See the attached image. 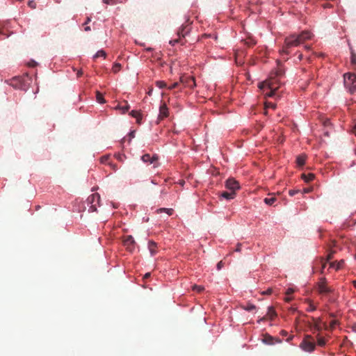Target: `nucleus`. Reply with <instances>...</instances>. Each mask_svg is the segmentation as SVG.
I'll use <instances>...</instances> for the list:
<instances>
[{
  "label": "nucleus",
  "mask_w": 356,
  "mask_h": 356,
  "mask_svg": "<svg viewBox=\"0 0 356 356\" xmlns=\"http://www.w3.org/2000/svg\"><path fill=\"white\" fill-rule=\"evenodd\" d=\"M298 58L299 60H301L302 59V54H298Z\"/></svg>",
  "instance_id": "nucleus-56"
},
{
  "label": "nucleus",
  "mask_w": 356,
  "mask_h": 356,
  "mask_svg": "<svg viewBox=\"0 0 356 356\" xmlns=\"http://www.w3.org/2000/svg\"><path fill=\"white\" fill-rule=\"evenodd\" d=\"M118 108L119 109L122 110V113H126L129 110V106L126 102L124 106L120 105V106H118Z\"/></svg>",
  "instance_id": "nucleus-28"
},
{
  "label": "nucleus",
  "mask_w": 356,
  "mask_h": 356,
  "mask_svg": "<svg viewBox=\"0 0 356 356\" xmlns=\"http://www.w3.org/2000/svg\"><path fill=\"white\" fill-rule=\"evenodd\" d=\"M130 115L136 118V121L138 124L140 123V121L142 120V116H141V114L140 113H139L138 111H132L131 113H130Z\"/></svg>",
  "instance_id": "nucleus-17"
},
{
  "label": "nucleus",
  "mask_w": 356,
  "mask_h": 356,
  "mask_svg": "<svg viewBox=\"0 0 356 356\" xmlns=\"http://www.w3.org/2000/svg\"><path fill=\"white\" fill-rule=\"evenodd\" d=\"M186 79V83L188 87L193 88L194 86H195V82L193 77H188Z\"/></svg>",
  "instance_id": "nucleus-22"
},
{
  "label": "nucleus",
  "mask_w": 356,
  "mask_h": 356,
  "mask_svg": "<svg viewBox=\"0 0 356 356\" xmlns=\"http://www.w3.org/2000/svg\"><path fill=\"white\" fill-rule=\"evenodd\" d=\"M351 63L353 65L356 64V54L353 51L351 52Z\"/></svg>",
  "instance_id": "nucleus-34"
},
{
  "label": "nucleus",
  "mask_w": 356,
  "mask_h": 356,
  "mask_svg": "<svg viewBox=\"0 0 356 356\" xmlns=\"http://www.w3.org/2000/svg\"><path fill=\"white\" fill-rule=\"evenodd\" d=\"M277 316V314L273 309V307H269L268 308V312L266 316H264L262 318H261L260 321H265L267 319L273 320L275 316Z\"/></svg>",
  "instance_id": "nucleus-12"
},
{
  "label": "nucleus",
  "mask_w": 356,
  "mask_h": 356,
  "mask_svg": "<svg viewBox=\"0 0 356 356\" xmlns=\"http://www.w3.org/2000/svg\"><path fill=\"white\" fill-rule=\"evenodd\" d=\"M337 324V321H332L331 323H330V326L331 327H334Z\"/></svg>",
  "instance_id": "nucleus-51"
},
{
  "label": "nucleus",
  "mask_w": 356,
  "mask_h": 356,
  "mask_svg": "<svg viewBox=\"0 0 356 356\" xmlns=\"http://www.w3.org/2000/svg\"><path fill=\"white\" fill-rule=\"evenodd\" d=\"M300 347L306 352H313L316 347L314 339L312 336L307 335L300 343Z\"/></svg>",
  "instance_id": "nucleus-2"
},
{
  "label": "nucleus",
  "mask_w": 356,
  "mask_h": 356,
  "mask_svg": "<svg viewBox=\"0 0 356 356\" xmlns=\"http://www.w3.org/2000/svg\"><path fill=\"white\" fill-rule=\"evenodd\" d=\"M158 156L156 154H154L151 156L149 154H145L143 156H142L141 159L144 163H154V167H156L157 165V161H158Z\"/></svg>",
  "instance_id": "nucleus-8"
},
{
  "label": "nucleus",
  "mask_w": 356,
  "mask_h": 356,
  "mask_svg": "<svg viewBox=\"0 0 356 356\" xmlns=\"http://www.w3.org/2000/svg\"><path fill=\"white\" fill-rule=\"evenodd\" d=\"M306 158L307 156L305 154L298 156L296 158L297 165L300 167L303 166L305 163Z\"/></svg>",
  "instance_id": "nucleus-14"
},
{
  "label": "nucleus",
  "mask_w": 356,
  "mask_h": 356,
  "mask_svg": "<svg viewBox=\"0 0 356 356\" xmlns=\"http://www.w3.org/2000/svg\"><path fill=\"white\" fill-rule=\"evenodd\" d=\"M28 5L31 8H35L36 3L34 1H29Z\"/></svg>",
  "instance_id": "nucleus-38"
},
{
  "label": "nucleus",
  "mask_w": 356,
  "mask_h": 356,
  "mask_svg": "<svg viewBox=\"0 0 356 356\" xmlns=\"http://www.w3.org/2000/svg\"><path fill=\"white\" fill-rule=\"evenodd\" d=\"M351 95L356 94V83L346 87Z\"/></svg>",
  "instance_id": "nucleus-24"
},
{
  "label": "nucleus",
  "mask_w": 356,
  "mask_h": 356,
  "mask_svg": "<svg viewBox=\"0 0 356 356\" xmlns=\"http://www.w3.org/2000/svg\"><path fill=\"white\" fill-rule=\"evenodd\" d=\"M108 164L111 166L113 171H116L118 170V166L116 164L113 163H108Z\"/></svg>",
  "instance_id": "nucleus-40"
},
{
  "label": "nucleus",
  "mask_w": 356,
  "mask_h": 356,
  "mask_svg": "<svg viewBox=\"0 0 356 356\" xmlns=\"http://www.w3.org/2000/svg\"><path fill=\"white\" fill-rule=\"evenodd\" d=\"M121 69V65L120 63H115L112 67V71L114 73L118 72Z\"/></svg>",
  "instance_id": "nucleus-29"
},
{
  "label": "nucleus",
  "mask_w": 356,
  "mask_h": 356,
  "mask_svg": "<svg viewBox=\"0 0 356 356\" xmlns=\"http://www.w3.org/2000/svg\"><path fill=\"white\" fill-rule=\"evenodd\" d=\"M91 21V18L90 17H88L86 20V22H85V24H87L88 23H89Z\"/></svg>",
  "instance_id": "nucleus-54"
},
{
  "label": "nucleus",
  "mask_w": 356,
  "mask_h": 356,
  "mask_svg": "<svg viewBox=\"0 0 356 356\" xmlns=\"http://www.w3.org/2000/svg\"><path fill=\"white\" fill-rule=\"evenodd\" d=\"M316 309V307L312 303L310 302L309 306L307 310L308 312H313V311H315Z\"/></svg>",
  "instance_id": "nucleus-37"
},
{
  "label": "nucleus",
  "mask_w": 356,
  "mask_h": 356,
  "mask_svg": "<svg viewBox=\"0 0 356 356\" xmlns=\"http://www.w3.org/2000/svg\"><path fill=\"white\" fill-rule=\"evenodd\" d=\"M343 264H344V261L343 260H340L338 262H337V261L331 262L330 264V267L332 268H334L336 270H339L340 268H342Z\"/></svg>",
  "instance_id": "nucleus-13"
},
{
  "label": "nucleus",
  "mask_w": 356,
  "mask_h": 356,
  "mask_svg": "<svg viewBox=\"0 0 356 356\" xmlns=\"http://www.w3.org/2000/svg\"><path fill=\"white\" fill-rule=\"evenodd\" d=\"M300 44V40H298V38L297 34L293 33L291 34L289 36L286 37L284 39V42L282 46V49L280 51L282 54L288 55L291 53V49L293 47H298Z\"/></svg>",
  "instance_id": "nucleus-1"
},
{
  "label": "nucleus",
  "mask_w": 356,
  "mask_h": 356,
  "mask_svg": "<svg viewBox=\"0 0 356 356\" xmlns=\"http://www.w3.org/2000/svg\"><path fill=\"white\" fill-rule=\"evenodd\" d=\"M235 192H227V191H225L223 192L222 194H221V196L222 197H224L225 199L226 200H232V199H234V197H235Z\"/></svg>",
  "instance_id": "nucleus-16"
},
{
  "label": "nucleus",
  "mask_w": 356,
  "mask_h": 356,
  "mask_svg": "<svg viewBox=\"0 0 356 356\" xmlns=\"http://www.w3.org/2000/svg\"><path fill=\"white\" fill-rule=\"evenodd\" d=\"M151 182L153 184H158V183L156 181V180L154 179H152Z\"/></svg>",
  "instance_id": "nucleus-59"
},
{
  "label": "nucleus",
  "mask_w": 356,
  "mask_h": 356,
  "mask_svg": "<svg viewBox=\"0 0 356 356\" xmlns=\"http://www.w3.org/2000/svg\"><path fill=\"white\" fill-rule=\"evenodd\" d=\"M179 184L180 185L183 186V185H184V181H183V180H180V181H179Z\"/></svg>",
  "instance_id": "nucleus-61"
},
{
  "label": "nucleus",
  "mask_w": 356,
  "mask_h": 356,
  "mask_svg": "<svg viewBox=\"0 0 356 356\" xmlns=\"http://www.w3.org/2000/svg\"><path fill=\"white\" fill-rule=\"evenodd\" d=\"M103 2L108 5H114L116 4L118 1V0H102Z\"/></svg>",
  "instance_id": "nucleus-32"
},
{
  "label": "nucleus",
  "mask_w": 356,
  "mask_h": 356,
  "mask_svg": "<svg viewBox=\"0 0 356 356\" xmlns=\"http://www.w3.org/2000/svg\"><path fill=\"white\" fill-rule=\"evenodd\" d=\"M106 54L104 50H99L94 56V59H96L99 57L106 58Z\"/></svg>",
  "instance_id": "nucleus-23"
},
{
  "label": "nucleus",
  "mask_w": 356,
  "mask_h": 356,
  "mask_svg": "<svg viewBox=\"0 0 356 356\" xmlns=\"http://www.w3.org/2000/svg\"><path fill=\"white\" fill-rule=\"evenodd\" d=\"M245 44H246L248 47H252L256 44V42L253 39H248L245 41Z\"/></svg>",
  "instance_id": "nucleus-30"
},
{
  "label": "nucleus",
  "mask_w": 356,
  "mask_h": 356,
  "mask_svg": "<svg viewBox=\"0 0 356 356\" xmlns=\"http://www.w3.org/2000/svg\"><path fill=\"white\" fill-rule=\"evenodd\" d=\"M318 264L321 265V273L323 274L324 273V269L326 266L327 261H323V259H321L320 261H318Z\"/></svg>",
  "instance_id": "nucleus-27"
},
{
  "label": "nucleus",
  "mask_w": 356,
  "mask_h": 356,
  "mask_svg": "<svg viewBox=\"0 0 356 356\" xmlns=\"http://www.w3.org/2000/svg\"><path fill=\"white\" fill-rule=\"evenodd\" d=\"M85 31H90V26H86V27H85Z\"/></svg>",
  "instance_id": "nucleus-60"
},
{
  "label": "nucleus",
  "mask_w": 356,
  "mask_h": 356,
  "mask_svg": "<svg viewBox=\"0 0 356 356\" xmlns=\"http://www.w3.org/2000/svg\"><path fill=\"white\" fill-rule=\"evenodd\" d=\"M298 40L300 44L305 42L306 40H311L313 37V34L309 31H302L300 33L297 34Z\"/></svg>",
  "instance_id": "nucleus-9"
},
{
  "label": "nucleus",
  "mask_w": 356,
  "mask_h": 356,
  "mask_svg": "<svg viewBox=\"0 0 356 356\" xmlns=\"http://www.w3.org/2000/svg\"><path fill=\"white\" fill-rule=\"evenodd\" d=\"M149 276H150V273H146V274L145 275L144 277H145V278H147V277H149Z\"/></svg>",
  "instance_id": "nucleus-58"
},
{
  "label": "nucleus",
  "mask_w": 356,
  "mask_h": 356,
  "mask_svg": "<svg viewBox=\"0 0 356 356\" xmlns=\"http://www.w3.org/2000/svg\"><path fill=\"white\" fill-rule=\"evenodd\" d=\"M36 65H37L36 62H35L33 60L29 63V65L30 67H35Z\"/></svg>",
  "instance_id": "nucleus-49"
},
{
  "label": "nucleus",
  "mask_w": 356,
  "mask_h": 356,
  "mask_svg": "<svg viewBox=\"0 0 356 356\" xmlns=\"http://www.w3.org/2000/svg\"><path fill=\"white\" fill-rule=\"evenodd\" d=\"M283 74H284V72L281 69H279L276 72V76H282Z\"/></svg>",
  "instance_id": "nucleus-45"
},
{
  "label": "nucleus",
  "mask_w": 356,
  "mask_h": 356,
  "mask_svg": "<svg viewBox=\"0 0 356 356\" xmlns=\"http://www.w3.org/2000/svg\"><path fill=\"white\" fill-rule=\"evenodd\" d=\"M83 74V72L81 70L78 71L77 76L79 77Z\"/></svg>",
  "instance_id": "nucleus-55"
},
{
  "label": "nucleus",
  "mask_w": 356,
  "mask_h": 356,
  "mask_svg": "<svg viewBox=\"0 0 356 356\" xmlns=\"http://www.w3.org/2000/svg\"><path fill=\"white\" fill-rule=\"evenodd\" d=\"M318 321H320L319 319L316 322H315L314 325V329L317 331H320L321 330V326L318 323Z\"/></svg>",
  "instance_id": "nucleus-33"
},
{
  "label": "nucleus",
  "mask_w": 356,
  "mask_h": 356,
  "mask_svg": "<svg viewBox=\"0 0 356 356\" xmlns=\"http://www.w3.org/2000/svg\"><path fill=\"white\" fill-rule=\"evenodd\" d=\"M225 186L232 192H235L240 188L239 183L233 178H229L226 181Z\"/></svg>",
  "instance_id": "nucleus-6"
},
{
  "label": "nucleus",
  "mask_w": 356,
  "mask_h": 356,
  "mask_svg": "<svg viewBox=\"0 0 356 356\" xmlns=\"http://www.w3.org/2000/svg\"><path fill=\"white\" fill-rule=\"evenodd\" d=\"M241 250V244L238 243L236 245V248L235 249V251L240 252Z\"/></svg>",
  "instance_id": "nucleus-46"
},
{
  "label": "nucleus",
  "mask_w": 356,
  "mask_h": 356,
  "mask_svg": "<svg viewBox=\"0 0 356 356\" xmlns=\"http://www.w3.org/2000/svg\"><path fill=\"white\" fill-rule=\"evenodd\" d=\"M243 309L246 310V311H252L253 309H254L256 308L255 305L251 304V303H248L245 306H243Z\"/></svg>",
  "instance_id": "nucleus-26"
},
{
  "label": "nucleus",
  "mask_w": 356,
  "mask_h": 356,
  "mask_svg": "<svg viewBox=\"0 0 356 356\" xmlns=\"http://www.w3.org/2000/svg\"><path fill=\"white\" fill-rule=\"evenodd\" d=\"M298 192H299V191L291 190V191H289V195H291V196H293V195H295L296 193H298Z\"/></svg>",
  "instance_id": "nucleus-43"
},
{
  "label": "nucleus",
  "mask_w": 356,
  "mask_h": 356,
  "mask_svg": "<svg viewBox=\"0 0 356 356\" xmlns=\"http://www.w3.org/2000/svg\"><path fill=\"white\" fill-rule=\"evenodd\" d=\"M301 177L305 182L309 183V182L312 181V180H314L315 176L312 173H308V174L303 173V174H302Z\"/></svg>",
  "instance_id": "nucleus-15"
},
{
  "label": "nucleus",
  "mask_w": 356,
  "mask_h": 356,
  "mask_svg": "<svg viewBox=\"0 0 356 356\" xmlns=\"http://www.w3.org/2000/svg\"><path fill=\"white\" fill-rule=\"evenodd\" d=\"M156 86L160 88H163L166 86V83L164 81H157Z\"/></svg>",
  "instance_id": "nucleus-35"
},
{
  "label": "nucleus",
  "mask_w": 356,
  "mask_h": 356,
  "mask_svg": "<svg viewBox=\"0 0 356 356\" xmlns=\"http://www.w3.org/2000/svg\"><path fill=\"white\" fill-rule=\"evenodd\" d=\"M156 211H157V213L165 211L169 216H171L173 213V209H172L161 208V209H158Z\"/></svg>",
  "instance_id": "nucleus-25"
},
{
  "label": "nucleus",
  "mask_w": 356,
  "mask_h": 356,
  "mask_svg": "<svg viewBox=\"0 0 356 356\" xmlns=\"http://www.w3.org/2000/svg\"><path fill=\"white\" fill-rule=\"evenodd\" d=\"M193 290H196L198 292H201L202 291L204 290V287L202 286L194 285L193 287Z\"/></svg>",
  "instance_id": "nucleus-36"
},
{
  "label": "nucleus",
  "mask_w": 356,
  "mask_h": 356,
  "mask_svg": "<svg viewBox=\"0 0 356 356\" xmlns=\"http://www.w3.org/2000/svg\"><path fill=\"white\" fill-rule=\"evenodd\" d=\"M168 108L167 107V105L165 102H163L159 108V118L160 119H163L164 118H166L168 116Z\"/></svg>",
  "instance_id": "nucleus-11"
},
{
  "label": "nucleus",
  "mask_w": 356,
  "mask_h": 356,
  "mask_svg": "<svg viewBox=\"0 0 356 356\" xmlns=\"http://www.w3.org/2000/svg\"><path fill=\"white\" fill-rule=\"evenodd\" d=\"M266 106H267V107H270V108H273V109H275V107H276L275 104H273V103H268V104H266Z\"/></svg>",
  "instance_id": "nucleus-44"
},
{
  "label": "nucleus",
  "mask_w": 356,
  "mask_h": 356,
  "mask_svg": "<svg viewBox=\"0 0 356 356\" xmlns=\"http://www.w3.org/2000/svg\"><path fill=\"white\" fill-rule=\"evenodd\" d=\"M281 332H282V335H286V334H287V332L284 330H282Z\"/></svg>",
  "instance_id": "nucleus-62"
},
{
  "label": "nucleus",
  "mask_w": 356,
  "mask_h": 356,
  "mask_svg": "<svg viewBox=\"0 0 356 356\" xmlns=\"http://www.w3.org/2000/svg\"><path fill=\"white\" fill-rule=\"evenodd\" d=\"M259 88L264 90L265 95L268 97H273L275 95L276 88H274L270 80H266L259 84Z\"/></svg>",
  "instance_id": "nucleus-3"
},
{
  "label": "nucleus",
  "mask_w": 356,
  "mask_h": 356,
  "mask_svg": "<svg viewBox=\"0 0 356 356\" xmlns=\"http://www.w3.org/2000/svg\"><path fill=\"white\" fill-rule=\"evenodd\" d=\"M294 292V290L291 288H289L286 291V296H291Z\"/></svg>",
  "instance_id": "nucleus-41"
},
{
  "label": "nucleus",
  "mask_w": 356,
  "mask_h": 356,
  "mask_svg": "<svg viewBox=\"0 0 356 356\" xmlns=\"http://www.w3.org/2000/svg\"><path fill=\"white\" fill-rule=\"evenodd\" d=\"M96 99L97 101L100 104H104L105 102V99L103 97V95L99 91L96 92Z\"/></svg>",
  "instance_id": "nucleus-20"
},
{
  "label": "nucleus",
  "mask_w": 356,
  "mask_h": 356,
  "mask_svg": "<svg viewBox=\"0 0 356 356\" xmlns=\"http://www.w3.org/2000/svg\"><path fill=\"white\" fill-rule=\"evenodd\" d=\"M123 243L127 248L131 251L134 249L135 241L132 236L129 235L124 237Z\"/></svg>",
  "instance_id": "nucleus-10"
},
{
  "label": "nucleus",
  "mask_w": 356,
  "mask_h": 356,
  "mask_svg": "<svg viewBox=\"0 0 356 356\" xmlns=\"http://www.w3.org/2000/svg\"><path fill=\"white\" fill-rule=\"evenodd\" d=\"M179 83L177 82H175L172 83L171 86L168 87L169 90H172L178 86Z\"/></svg>",
  "instance_id": "nucleus-42"
},
{
  "label": "nucleus",
  "mask_w": 356,
  "mask_h": 356,
  "mask_svg": "<svg viewBox=\"0 0 356 356\" xmlns=\"http://www.w3.org/2000/svg\"><path fill=\"white\" fill-rule=\"evenodd\" d=\"M109 159V156H104L101 158L100 161H101V163H106V162L108 161Z\"/></svg>",
  "instance_id": "nucleus-39"
},
{
  "label": "nucleus",
  "mask_w": 356,
  "mask_h": 356,
  "mask_svg": "<svg viewBox=\"0 0 356 356\" xmlns=\"http://www.w3.org/2000/svg\"><path fill=\"white\" fill-rule=\"evenodd\" d=\"M148 248H149V250L152 255L156 253V244L154 242H152V241L149 242Z\"/></svg>",
  "instance_id": "nucleus-18"
},
{
  "label": "nucleus",
  "mask_w": 356,
  "mask_h": 356,
  "mask_svg": "<svg viewBox=\"0 0 356 356\" xmlns=\"http://www.w3.org/2000/svg\"><path fill=\"white\" fill-rule=\"evenodd\" d=\"M161 193H162V194H165V193H166V191H165V190H162V191H161Z\"/></svg>",
  "instance_id": "nucleus-63"
},
{
  "label": "nucleus",
  "mask_w": 356,
  "mask_h": 356,
  "mask_svg": "<svg viewBox=\"0 0 356 356\" xmlns=\"http://www.w3.org/2000/svg\"><path fill=\"white\" fill-rule=\"evenodd\" d=\"M184 29H182V30H181V33H180L179 31V33H178V34H179V35L181 34V35H182L183 37H184V35H185V33H184Z\"/></svg>",
  "instance_id": "nucleus-57"
},
{
  "label": "nucleus",
  "mask_w": 356,
  "mask_h": 356,
  "mask_svg": "<svg viewBox=\"0 0 356 356\" xmlns=\"http://www.w3.org/2000/svg\"><path fill=\"white\" fill-rule=\"evenodd\" d=\"M285 301L290 302L292 298L289 296H286V297L284 298Z\"/></svg>",
  "instance_id": "nucleus-52"
},
{
  "label": "nucleus",
  "mask_w": 356,
  "mask_h": 356,
  "mask_svg": "<svg viewBox=\"0 0 356 356\" xmlns=\"http://www.w3.org/2000/svg\"><path fill=\"white\" fill-rule=\"evenodd\" d=\"M332 258V253H330V254H328V256H327V259H326L327 262L328 261H330Z\"/></svg>",
  "instance_id": "nucleus-53"
},
{
  "label": "nucleus",
  "mask_w": 356,
  "mask_h": 356,
  "mask_svg": "<svg viewBox=\"0 0 356 356\" xmlns=\"http://www.w3.org/2000/svg\"><path fill=\"white\" fill-rule=\"evenodd\" d=\"M354 286L356 288V280L353 282Z\"/></svg>",
  "instance_id": "nucleus-64"
},
{
  "label": "nucleus",
  "mask_w": 356,
  "mask_h": 356,
  "mask_svg": "<svg viewBox=\"0 0 356 356\" xmlns=\"http://www.w3.org/2000/svg\"><path fill=\"white\" fill-rule=\"evenodd\" d=\"M317 290L321 295L327 296L334 291V289L327 286L326 283V279L322 277L320 282L317 284Z\"/></svg>",
  "instance_id": "nucleus-4"
},
{
  "label": "nucleus",
  "mask_w": 356,
  "mask_h": 356,
  "mask_svg": "<svg viewBox=\"0 0 356 356\" xmlns=\"http://www.w3.org/2000/svg\"><path fill=\"white\" fill-rule=\"evenodd\" d=\"M88 202L91 204L89 208L90 212H94L97 211V204H99L100 195L98 193H93L88 197Z\"/></svg>",
  "instance_id": "nucleus-5"
},
{
  "label": "nucleus",
  "mask_w": 356,
  "mask_h": 356,
  "mask_svg": "<svg viewBox=\"0 0 356 356\" xmlns=\"http://www.w3.org/2000/svg\"><path fill=\"white\" fill-rule=\"evenodd\" d=\"M276 201V198L275 197H266L264 199V202L268 205H273L274 202Z\"/></svg>",
  "instance_id": "nucleus-21"
},
{
  "label": "nucleus",
  "mask_w": 356,
  "mask_h": 356,
  "mask_svg": "<svg viewBox=\"0 0 356 356\" xmlns=\"http://www.w3.org/2000/svg\"><path fill=\"white\" fill-rule=\"evenodd\" d=\"M318 344L320 346H324L326 343V341L324 338L318 337Z\"/></svg>",
  "instance_id": "nucleus-31"
},
{
  "label": "nucleus",
  "mask_w": 356,
  "mask_h": 356,
  "mask_svg": "<svg viewBox=\"0 0 356 356\" xmlns=\"http://www.w3.org/2000/svg\"><path fill=\"white\" fill-rule=\"evenodd\" d=\"M272 293V289H268L267 291H264L263 293L264 294H270Z\"/></svg>",
  "instance_id": "nucleus-50"
},
{
  "label": "nucleus",
  "mask_w": 356,
  "mask_h": 356,
  "mask_svg": "<svg viewBox=\"0 0 356 356\" xmlns=\"http://www.w3.org/2000/svg\"><path fill=\"white\" fill-rule=\"evenodd\" d=\"M343 78L345 87L356 83V74L353 73H346Z\"/></svg>",
  "instance_id": "nucleus-7"
},
{
  "label": "nucleus",
  "mask_w": 356,
  "mask_h": 356,
  "mask_svg": "<svg viewBox=\"0 0 356 356\" xmlns=\"http://www.w3.org/2000/svg\"><path fill=\"white\" fill-rule=\"evenodd\" d=\"M263 341L266 344L271 345L273 343V338L271 336L266 334L264 336Z\"/></svg>",
  "instance_id": "nucleus-19"
},
{
  "label": "nucleus",
  "mask_w": 356,
  "mask_h": 356,
  "mask_svg": "<svg viewBox=\"0 0 356 356\" xmlns=\"http://www.w3.org/2000/svg\"><path fill=\"white\" fill-rule=\"evenodd\" d=\"M117 159L119 160V161H122V159L123 157L124 156V155H121V154H118L115 156Z\"/></svg>",
  "instance_id": "nucleus-48"
},
{
  "label": "nucleus",
  "mask_w": 356,
  "mask_h": 356,
  "mask_svg": "<svg viewBox=\"0 0 356 356\" xmlns=\"http://www.w3.org/2000/svg\"><path fill=\"white\" fill-rule=\"evenodd\" d=\"M222 266H223L222 261H220V262H218V264H217V268H218V270H220V269H221V268L222 267Z\"/></svg>",
  "instance_id": "nucleus-47"
}]
</instances>
